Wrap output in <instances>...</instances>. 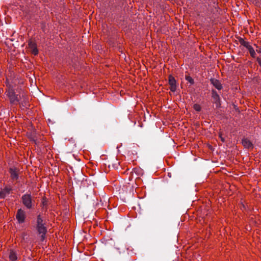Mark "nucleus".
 Returning <instances> with one entry per match:
<instances>
[{
	"instance_id": "1",
	"label": "nucleus",
	"mask_w": 261,
	"mask_h": 261,
	"mask_svg": "<svg viewBox=\"0 0 261 261\" xmlns=\"http://www.w3.org/2000/svg\"><path fill=\"white\" fill-rule=\"evenodd\" d=\"M6 85L8 88V90L6 91V94L9 98L10 102L13 104H17L19 102V99L18 96L15 94L13 86L8 80L7 81Z\"/></svg>"
},
{
	"instance_id": "4",
	"label": "nucleus",
	"mask_w": 261,
	"mask_h": 261,
	"mask_svg": "<svg viewBox=\"0 0 261 261\" xmlns=\"http://www.w3.org/2000/svg\"><path fill=\"white\" fill-rule=\"evenodd\" d=\"M169 84L170 86V90L172 92H175L177 87L176 81L175 78L172 75L169 76Z\"/></svg>"
},
{
	"instance_id": "8",
	"label": "nucleus",
	"mask_w": 261,
	"mask_h": 261,
	"mask_svg": "<svg viewBox=\"0 0 261 261\" xmlns=\"http://www.w3.org/2000/svg\"><path fill=\"white\" fill-rule=\"evenodd\" d=\"M243 145L247 148H250L253 147V144L248 139L244 138L242 140Z\"/></svg>"
},
{
	"instance_id": "17",
	"label": "nucleus",
	"mask_w": 261,
	"mask_h": 261,
	"mask_svg": "<svg viewBox=\"0 0 261 261\" xmlns=\"http://www.w3.org/2000/svg\"><path fill=\"white\" fill-rule=\"evenodd\" d=\"M256 51L258 54H260V56H261V47H258V46H256Z\"/></svg>"
},
{
	"instance_id": "15",
	"label": "nucleus",
	"mask_w": 261,
	"mask_h": 261,
	"mask_svg": "<svg viewBox=\"0 0 261 261\" xmlns=\"http://www.w3.org/2000/svg\"><path fill=\"white\" fill-rule=\"evenodd\" d=\"M212 94H213V97H214V98H215L216 99H219V95L217 93V92L213 90Z\"/></svg>"
},
{
	"instance_id": "13",
	"label": "nucleus",
	"mask_w": 261,
	"mask_h": 261,
	"mask_svg": "<svg viewBox=\"0 0 261 261\" xmlns=\"http://www.w3.org/2000/svg\"><path fill=\"white\" fill-rule=\"evenodd\" d=\"M9 192V191L8 189H5L3 191L0 192V197L1 198H4V197L5 196V193L8 194Z\"/></svg>"
},
{
	"instance_id": "9",
	"label": "nucleus",
	"mask_w": 261,
	"mask_h": 261,
	"mask_svg": "<svg viewBox=\"0 0 261 261\" xmlns=\"http://www.w3.org/2000/svg\"><path fill=\"white\" fill-rule=\"evenodd\" d=\"M10 172L11 174V176L13 179H17L18 178V173L16 169L15 168H10Z\"/></svg>"
},
{
	"instance_id": "14",
	"label": "nucleus",
	"mask_w": 261,
	"mask_h": 261,
	"mask_svg": "<svg viewBox=\"0 0 261 261\" xmlns=\"http://www.w3.org/2000/svg\"><path fill=\"white\" fill-rule=\"evenodd\" d=\"M193 108L197 112L200 111V110L201 109V106L197 104V103L194 105Z\"/></svg>"
},
{
	"instance_id": "2",
	"label": "nucleus",
	"mask_w": 261,
	"mask_h": 261,
	"mask_svg": "<svg viewBox=\"0 0 261 261\" xmlns=\"http://www.w3.org/2000/svg\"><path fill=\"white\" fill-rule=\"evenodd\" d=\"M44 225L45 223L41 215H38L37 219L36 229L38 232L41 234V237L42 241L44 240L47 231L46 228L45 227Z\"/></svg>"
},
{
	"instance_id": "5",
	"label": "nucleus",
	"mask_w": 261,
	"mask_h": 261,
	"mask_svg": "<svg viewBox=\"0 0 261 261\" xmlns=\"http://www.w3.org/2000/svg\"><path fill=\"white\" fill-rule=\"evenodd\" d=\"M16 217L19 223H23L25 220L24 212L21 209H19L17 211Z\"/></svg>"
},
{
	"instance_id": "3",
	"label": "nucleus",
	"mask_w": 261,
	"mask_h": 261,
	"mask_svg": "<svg viewBox=\"0 0 261 261\" xmlns=\"http://www.w3.org/2000/svg\"><path fill=\"white\" fill-rule=\"evenodd\" d=\"M23 204L28 208H31L32 206V197L30 194H25L22 197Z\"/></svg>"
},
{
	"instance_id": "7",
	"label": "nucleus",
	"mask_w": 261,
	"mask_h": 261,
	"mask_svg": "<svg viewBox=\"0 0 261 261\" xmlns=\"http://www.w3.org/2000/svg\"><path fill=\"white\" fill-rule=\"evenodd\" d=\"M211 84L218 90H221L222 88V86L220 81L217 79H211Z\"/></svg>"
},
{
	"instance_id": "11",
	"label": "nucleus",
	"mask_w": 261,
	"mask_h": 261,
	"mask_svg": "<svg viewBox=\"0 0 261 261\" xmlns=\"http://www.w3.org/2000/svg\"><path fill=\"white\" fill-rule=\"evenodd\" d=\"M247 49L248 50V51H249V53L251 55V56L253 58H255L256 57V53H255V51L254 50V49H253V48L250 45L248 48H247Z\"/></svg>"
},
{
	"instance_id": "6",
	"label": "nucleus",
	"mask_w": 261,
	"mask_h": 261,
	"mask_svg": "<svg viewBox=\"0 0 261 261\" xmlns=\"http://www.w3.org/2000/svg\"><path fill=\"white\" fill-rule=\"evenodd\" d=\"M29 48L31 53L34 55H37L38 53V50L37 48V45L35 42L30 41L28 44Z\"/></svg>"
},
{
	"instance_id": "18",
	"label": "nucleus",
	"mask_w": 261,
	"mask_h": 261,
	"mask_svg": "<svg viewBox=\"0 0 261 261\" xmlns=\"http://www.w3.org/2000/svg\"><path fill=\"white\" fill-rule=\"evenodd\" d=\"M257 61L259 64V65L261 66V59L259 58H257Z\"/></svg>"
},
{
	"instance_id": "16",
	"label": "nucleus",
	"mask_w": 261,
	"mask_h": 261,
	"mask_svg": "<svg viewBox=\"0 0 261 261\" xmlns=\"http://www.w3.org/2000/svg\"><path fill=\"white\" fill-rule=\"evenodd\" d=\"M186 79L187 81H188L189 83H190L191 84H193L194 83V81L193 79L190 76H187L186 77Z\"/></svg>"
},
{
	"instance_id": "19",
	"label": "nucleus",
	"mask_w": 261,
	"mask_h": 261,
	"mask_svg": "<svg viewBox=\"0 0 261 261\" xmlns=\"http://www.w3.org/2000/svg\"><path fill=\"white\" fill-rule=\"evenodd\" d=\"M219 136H220V138H221V141L222 142H224V141H225L224 138L222 137L221 134H220Z\"/></svg>"
},
{
	"instance_id": "12",
	"label": "nucleus",
	"mask_w": 261,
	"mask_h": 261,
	"mask_svg": "<svg viewBox=\"0 0 261 261\" xmlns=\"http://www.w3.org/2000/svg\"><path fill=\"white\" fill-rule=\"evenodd\" d=\"M239 42L241 45L245 46L246 48H247L250 45L249 42L246 41L243 39H240L239 40Z\"/></svg>"
},
{
	"instance_id": "10",
	"label": "nucleus",
	"mask_w": 261,
	"mask_h": 261,
	"mask_svg": "<svg viewBox=\"0 0 261 261\" xmlns=\"http://www.w3.org/2000/svg\"><path fill=\"white\" fill-rule=\"evenodd\" d=\"M9 258L12 261L17 260V257L16 252L13 251H11L9 254Z\"/></svg>"
}]
</instances>
